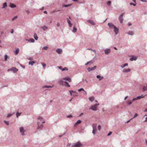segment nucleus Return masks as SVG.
<instances>
[{"mask_svg": "<svg viewBox=\"0 0 147 147\" xmlns=\"http://www.w3.org/2000/svg\"><path fill=\"white\" fill-rule=\"evenodd\" d=\"M96 130H95V129H93V130H92V133L94 135L95 134V132H96V131H95Z\"/></svg>", "mask_w": 147, "mask_h": 147, "instance_id": "8fccbe9b", "label": "nucleus"}, {"mask_svg": "<svg viewBox=\"0 0 147 147\" xmlns=\"http://www.w3.org/2000/svg\"><path fill=\"white\" fill-rule=\"evenodd\" d=\"M99 105V104H96L94 105L93 106L91 107L90 109V110H92L94 111H96V109L98 106Z\"/></svg>", "mask_w": 147, "mask_h": 147, "instance_id": "f257e3e1", "label": "nucleus"}, {"mask_svg": "<svg viewBox=\"0 0 147 147\" xmlns=\"http://www.w3.org/2000/svg\"><path fill=\"white\" fill-rule=\"evenodd\" d=\"M58 67L60 69H61L62 70V69H63V67L62 66H58Z\"/></svg>", "mask_w": 147, "mask_h": 147, "instance_id": "864d4df0", "label": "nucleus"}, {"mask_svg": "<svg viewBox=\"0 0 147 147\" xmlns=\"http://www.w3.org/2000/svg\"><path fill=\"white\" fill-rule=\"evenodd\" d=\"M140 1H141L142 2H146V0H140Z\"/></svg>", "mask_w": 147, "mask_h": 147, "instance_id": "e2e57ef3", "label": "nucleus"}, {"mask_svg": "<svg viewBox=\"0 0 147 147\" xmlns=\"http://www.w3.org/2000/svg\"><path fill=\"white\" fill-rule=\"evenodd\" d=\"M26 40L28 41V42H30L32 43L34 42L35 41L34 40L33 38H30L29 40L26 39Z\"/></svg>", "mask_w": 147, "mask_h": 147, "instance_id": "dca6fc26", "label": "nucleus"}, {"mask_svg": "<svg viewBox=\"0 0 147 147\" xmlns=\"http://www.w3.org/2000/svg\"><path fill=\"white\" fill-rule=\"evenodd\" d=\"M97 125L96 124H94L92 125V127L93 129L96 130Z\"/></svg>", "mask_w": 147, "mask_h": 147, "instance_id": "412c9836", "label": "nucleus"}, {"mask_svg": "<svg viewBox=\"0 0 147 147\" xmlns=\"http://www.w3.org/2000/svg\"><path fill=\"white\" fill-rule=\"evenodd\" d=\"M82 145V144L80 142H78L75 144L72 145L71 147H80Z\"/></svg>", "mask_w": 147, "mask_h": 147, "instance_id": "f03ea898", "label": "nucleus"}, {"mask_svg": "<svg viewBox=\"0 0 147 147\" xmlns=\"http://www.w3.org/2000/svg\"><path fill=\"white\" fill-rule=\"evenodd\" d=\"M96 78L99 79V80L100 81L102 80L103 78V77L100 76V75H98L96 76Z\"/></svg>", "mask_w": 147, "mask_h": 147, "instance_id": "2eb2a0df", "label": "nucleus"}, {"mask_svg": "<svg viewBox=\"0 0 147 147\" xmlns=\"http://www.w3.org/2000/svg\"><path fill=\"white\" fill-rule=\"evenodd\" d=\"M146 118H145V121H144L145 122H147V115H144V117H146Z\"/></svg>", "mask_w": 147, "mask_h": 147, "instance_id": "4d7b16f0", "label": "nucleus"}, {"mask_svg": "<svg viewBox=\"0 0 147 147\" xmlns=\"http://www.w3.org/2000/svg\"><path fill=\"white\" fill-rule=\"evenodd\" d=\"M96 67V66H95L94 67L91 68L88 67L87 68V70L88 72H90V71L94 70Z\"/></svg>", "mask_w": 147, "mask_h": 147, "instance_id": "423d86ee", "label": "nucleus"}, {"mask_svg": "<svg viewBox=\"0 0 147 147\" xmlns=\"http://www.w3.org/2000/svg\"><path fill=\"white\" fill-rule=\"evenodd\" d=\"M137 58L136 57L133 56L131 58H130V60L131 61H136L137 60Z\"/></svg>", "mask_w": 147, "mask_h": 147, "instance_id": "4468645a", "label": "nucleus"}, {"mask_svg": "<svg viewBox=\"0 0 147 147\" xmlns=\"http://www.w3.org/2000/svg\"><path fill=\"white\" fill-rule=\"evenodd\" d=\"M20 66H21L22 67L23 69H24V68H25V66H24L22 65H21V64H20Z\"/></svg>", "mask_w": 147, "mask_h": 147, "instance_id": "774afa93", "label": "nucleus"}, {"mask_svg": "<svg viewBox=\"0 0 147 147\" xmlns=\"http://www.w3.org/2000/svg\"><path fill=\"white\" fill-rule=\"evenodd\" d=\"M128 65V64L127 63H126L125 64H124L123 65H121L120 67L122 68H124V67H125V66H127Z\"/></svg>", "mask_w": 147, "mask_h": 147, "instance_id": "c85d7f7f", "label": "nucleus"}, {"mask_svg": "<svg viewBox=\"0 0 147 147\" xmlns=\"http://www.w3.org/2000/svg\"><path fill=\"white\" fill-rule=\"evenodd\" d=\"M64 83H65V84H64V85L65 86L66 85H67L68 87H70V85L68 84V83L67 82L65 81L64 82Z\"/></svg>", "mask_w": 147, "mask_h": 147, "instance_id": "473e14b6", "label": "nucleus"}, {"mask_svg": "<svg viewBox=\"0 0 147 147\" xmlns=\"http://www.w3.org/2000/svg\"><path fill=\"white\" fill-rule=\"evenodd\" d=\"M131 69L129 68H128L127 69H123L122 70V72L123 73H126L127 72H129L130 71Z\"/></svg>", "mask_w": 147, "mask_h": 147, "instance_id": "9b49d317", "label": "nucleus"}, {"mask_svg": "<svg viewBox=\"0 0 147 147\" xmlns=\"http://www.w3.org/2000/svg\"><path fill=\"white\" fill-rule=\"evenodd\" d=\"M5 57V61H7V59H9V57L7 55H6L4 56Z\"/></svg>", "mask_w": 147, "mask_h": 147, "instance_id": "7c9ffc66", "label": "nucleus"}, {"mask_svg": "<svg viewBox=\"0 0 147 147\" xmlns=\"http://www.w3.org/2000/svg\"><path fill=\"white\" fill-rule=\"evenodd\" d=\"M12 115V114H10V113L8 114L7 116V117H11V116Z\"/></svg>", "mask_w": 147, "mask_h": 147, "instance_id": "c03bdc74", "label": "nucleus"}, {"mask_svg": "<svg viewBox=\"0 0 147 147\" xmlns=\"http://www.w3.org/2000/svg\"><path fill=\"white\" fill-rule=\"evenodd\" d=\"M124 14V13H122L119 16V20L120 22L121 23H122L123 19V16Z\"/></svg>", "mask_w": 147, "mask_h": 147, "instance_id": "7ed1b4c3", "label": "nucleus"}, {"mask_svg": "<svg viewBox=\"0 0 147 147\" xmlns=\"http://www.w3.org/2000/svg\"><path fill=\"white\" fill-rule=\"evenodd\" d=\"M81 122V121L80 120H78L74 124V126H76L78 124L80 123Z\"/></svg>", "mask_w": 147, "mask_h": 147, "instance_id": "f3484780", "label": "nucleus"}, {"mask_svg": "<svg viewBox=\"0 0 147 147\" xmlns=\"http://www.w3.org/2000/svg\"><path fill=\"white\" fill-rule=\"evenodd\" d=\"M108 25L109 28H114L115 26L112 23H109L108 24Z\"/></svg>", "mask_w": 147, "mask_h": 147, "instance_id": "9d476101", "label": "nucleus"}, {"mask_svg": "<svg viewBox=\"0 0 147 147\" xmlns=\"http://www.w3.org/2000/svg\"><path fill=\"white\" fill-rule=\"evenodd\" d=\"M77 29L76 28V27L74 26V27L73 30L72 31L73 32H77Z\"/></svg>", "mask_w": 147, "mask_h": 147, "instance_id": "c756f323", "label": "nucleus"}, {"mask_svg": "<svg viewBox=\"0 0 147 147\" xmlns=\"http://www.w3.org/2000/svg\"><path fill=\"white\" fill-rule=\"evenodd\" d=\"M25 11L28 14H29L30 13V11L28 10H26Z\"/></svg>", "mask_w": 147, "mask_h": 147, "instance_id": "bf43d9fd", "label": "nucleus"}, {"mask_svg": "<svg viewBox=\"0 0 147 147\" xmlns=\"http://www.w3.org/2000/svg\"><path fill=\"white\" fill-rule=\"evenodd\" d=\"M112 133V132L111 131H110L107 134V136H110Z\"/></svg>", "mask_w": 147, "mask_h": 147, "instance_id": "5fc2aeb1", "label": "nucleus"}, {"mask_svg": "<svg viewBox=\"0 0 147 147\" xmlns=\"http://www.w3.org/2000/svg\"><path fill=\"white\" fill-rule=\"evenodd\" d=\"M53 87V86H47V85H45L43 86V88H52Z\"/></svg>", "mask_w": 147, "mask_h": 147, "instance_id": "a878e982", "label": "nucleus"}, {"mask_svg": "<svg viewBox=\"0 0 147 147\" xmlns=\"http://www.w3.org/2000/svg\"><path fill=\"white\" fill-rule=\"evenodd\" d=\"M41 64H42V65L43 67H45L46 66V65L45 64L43 63H41Z\"/></svg>", "mask_w": 147, "mask_h": 147, "instance_id": "09e8293b", "label": "nucleus"}, {"mask_svg": "<svg viewBox=\"0 0 147 147\" xmlns=\"http://www.w3.org/2000/svg\"><path fill=\"white\" fill-rule=\"evenodd\" d=\"M11 34H12L13 33V29H12L11 32Z\"/></svg>", "mask_w": 147, "mask_h": 147, "instance_id": "69168bd1", "label": "nucleus"}, {"mask_svg": "<svg viewBox=\"0 0 147 147\" xmlns=\"http://www.w3.org/2000/svg\"><path fill=\"white\" fill-rule=\"evenodd\" d=\"M34 37L36 40H37L38 38V37L37 35V34L36 33L34 34Z\"/></svg>", "mask_w": 147, "mask_h": 147, "instance_id": "393cba45", "label": "nucleus"}, {"mask_svg": "<svg viewBox=\"0 0 147 147\" xmlns=\"http://www.w3.org/2000/svg\"><path fill=\"white\" fill-rule=\"evenodd\" d=\"M42 28L44 30H45L47 28V27L45 25H44L42 27Z\"/></svg>", "mask_w": 147, "mask_h": 147, "instance_id": "72a5a7b5", "label": "nucleus"}, {"mask_svg": "<svg viewBox=\"0 0 147 147\" xmlns=\"http://www.w3.org/2000/svg\"><path fill=\"white\" fill-rule=\"evenodd\" d=\"M136 98L137 100L140 99L141 98L140 96H138Z\"/></svg>", "mask_w": 147, "mask_h": 147, "instance_id": "13d9d810", "label": "nucleus"}, {"mask_svg": "<svg viewBox=\"0 0 147 147\" xmlns=\"http://www.w3.org/2000/svg\"><path fill=\"white\" fill-rule=\"evenodd\" d=\"M127 34L130 35H132L134 34V32L133 31H129L127 33Z\"/></svg>", "mask_w": 147, "mask_h": 147, "instance_id": "a211bd4d", "label": "nucleus"}, {"mask_svg": "<svg viewBox=\"0 0 147 147\" xmlns=\"http://www.w3.org/2000/svg\"><path fill=\"white\" fill-rule=\"evenodd\" d=\"M10 7L11 8H13L15 7H16V5L13 3H10Z\"/></svg>", "mask_w": 147, "mask_h": 147, "instance_id": "4be33fe9", "label": "nucleus"}, {"mask_svg": "<svg viewBox=\"0 0 147 147\" xmlns=\"http://www.w3.org/2000/svg\"><path fill=\"white\" fill-rule=\"evenodd\" d=\"M48 48V47L47 46L44 47H43L42 49L45 50H47Z\"/></svg>", "mask_w": 147, "mask_h": 147, "instance_id": "58836bf2", "label": "nucleus"}, {"mask_svg": "<svg viewBox=\"0 0 147 147\" xmlns=\"http://www.w3.org/2000/svg\"><path fill=\"white\" fill-rule=\"evenodd\" d=\"M94 63V62L92 60H91V61H89L88 62L86 63L85 64V65H88V64H89V63Z\"/></svg>", "mask_w": 147, "mask_h": 147, "instance_id": "2f4dec72", "label": "nucleus"}, {"mask_svg": "<svg viewBox=\"0 0 147 147\" xmlns=\"http://www.w3.org/2000/svg\"><path fill=\"white\" fill-rule=\"evenodd\" d=\"M98 129L99 131H100L101 129V125H99L98 126Z\"/></svg>", "mask_w": 147, "mask_h": 147, "instance_id": "37998d69", "label": "nucleus"}, {"mask_svg": "<svg viewBox=\"0 0 147 147\" xmlns=\"http://www.w3.org/2000/svg\"><path fill=\"white\" fill-rule=\"evenodd\" d=\"M78 91L79 92H80L81 91H84V90L83 88H81L79 89L78 90Z\"/></svg>", "mask_w": 147, "mask_h": 147, "instance_id": "4c0bfd02", "label": "nucleus"}, {"mask_svg": "<svg viewBox=\"0 0 147 147\" xmlns=\"http://www.w3.org/2000/svg\"><path fill=\"white\" fill-rule=\"evenodd\" d=\"M21 113H19V112H17L16 113V117H18L20 116V114H21Z\"/></svg>", "mask_w": 147, "mask_h": 147, "instance_id": "f704fd0d", "label": "nucleus"}, {"mask_svg": "<svg viewBox=\"0 0 147 147\" xmlns=\"http://www.w3.org/2000/svg\"><path fill=\"white\" fill-rule=\"evenodd\" d=\"M138 115L137 113H136L135 114L134 116V117H133V118H132V119H134L136 117H137Z\"/></svg>", "mask_w": 147, "mask_h": 147, "instance_id": "ea45409f", "label": "nucleus"}, {"mask_svg": "<svg viewBox=\"0 0 147 147\" xmlns=\"http://www.w3.org/2000/svg\"><path fill=\"white\" fill-rule=\"evenodd\" d=\"M68 70V69L67 67H64L62 69V71H64L65 70L67 71Z\"/></svg>", "mask_w": 147, "mask_h": 147, "instance_id": "e433bc0d", "label": "nucleus"}, {"mask_svg": "<svg viewBox=\"0 0 147 147\" xmlns=\"http://www.w3.org/2000/svg\"><path fill=\"white\" fill-rule=\"evenodd\" d=\"M67 22H68V24H70V23H71L70 21L69 20V19L68 18H67Z\"/></svg>", "mask_w": 147, "mask_h": 147, "instance_id": "603ef678", "label": "nucleus"}, {"mask_svg": "<svg viewBox=\"0 0 147 147\" xmlns=\"http://www.w3.org/2000/svg\"><path fill=\"white\" fill-rule=\"evenodd\" d=\"M20 131L22 136L25 135L24 134V130L23 127H21L20 128Z\"/></svg>", "mask_w": 147, "mask_h": 147, "instance_id": "20e7f679", "label": "nucleus"}, {"mask_svg": "<svg viewBox=\"0 0 147 147\" xmlns=\"http://www.w3.org/2000/svg\"><path fill=\"white\" fill-rule=\"evenodd\" d=\"M111 1H109L107 3V5L109 6V5H110L111 4Z\"/></svg>", "mask_w": 147, "mask_h": 147, "instance_id": "79ce46f5", "label": "nucleus"}, {"mask_svg": "<svg viewBox=\"0 0 147 147\" xmlns=\"http://www.w3.org/2000/svg\"><path fill=\"white\" fill-rule=\"evenodd\" d=\"M114 28V31L115 33V34L117 35V34L119 32V29L118 28L116 27V26H115Z\"/></svg>", "mask_w": 147, "mask_h": 147, "instance_id": "6e6552de", "label": "nucleus"}, {"mask_svg": "<svg viewBox=\"0 0 147 147\" xmlns=\"http://www.w3.org/2000/svg\"><path fill=\"white\" fill-rule=\"evenodd\" d=\"M137 98L136 97V98H133L132 100V101H134V100H137Z\"/></svg>", "mask_w": 147, "mask_h": 147, "instance_id": "680f3d73", "label": "nucleus"}, {"mask_svg": "<svg viewBox=\"0 0 147 147\" xmlns=\"http://www.w3.org/2000/svg\"><path fill=\"white\" fill-rule=\"evenodd\" d=\"M142 89L143 91H147V85L146 86H143L142 87Z\"/></svg>", "mask_w": 147, "mask_h": 147, "instance_id": "6ab92c4d", "label": "nucleus"}, {"mask_svg": "<svg viewBox=\"0 0 147 147\" xmlns=\"http://www.w3.org/2000/svg\"><path fill=\"white\" fill-rule=\"evenodd\" d=\"M127 105H130L131 104L132 102L131 101H128L127 103Z\"/></svg>", "mask_w": 147, "mask_h": 147, "instance_id": "a19ab883", "label": "nucleus"}, {"mask_svg": "<svg viewBox=\"0 0 147 147\" xmlns=\"http://www.w3.org/2000/svg\"><path fill=\"white\" fill-rule=\"evenodd\" d=\"M130 5H133L134 6H135L136 5V3H130Z\"/></svg>", "mask_w": 147, "mask_h": 147, "instance_id": "6e6d98bb", "label": "nucleus"}, {"mask_svg": "<svg viewBox=\"0 0 147 147\" xmlns=\"http://www.w3.org/2000/svg\"><path fill=\"white\" fill-rule=\"evenodd\" d=\"M72 116L71 115H69L67 116V117L69 118L72 117Z\"/></svg>", "mask_w": 147, "mask_h": 147, "instance_id": "338daca9", "label": "nucleus"}, {"mask_svg": "<svg viewBox=\"0 0 147 147\" xmlns=\"http://www.w3.org/2000/svg\"><path fill=\"white\" fill-rule=\"evenodd\" d=\"M7 6V3L6 2L4 3L3 4V6L2 7L3 9L5 8Z\"/></svg>", "mask_w": 147, "mask_h": 147, "instance_id": "bb28decb", "label": "nucleus"}, {"mask_svg": "<svg viewBox=\"0 0 147 147\" xmlns=\"http://www.w3.org/2000/svg\"><path fill=\"white\" fill-rule=\"evenodd\" d=\"M18 70V69H16L15 67H12L10 69H8L7 70L8 71H12L14 72H16Z\"/></svg>", "mask_w": 147, "mask_h": 147, "instance_id": "39448f33", "label": "nucleus"}, {"mask_svg": "<svg viewBox=\"0 0 147 147\" xmlns=\"http://www.w3.org/2000/svg\"><path fill=\"white\" fill-rule=\"evenodd\" d=\"M17 18V16H15L14 17H13L12 19V20L13 21L14 20H15Z\"/></svg>", "mask_w": 147, "mask_h": 147, "instance_id": "a18cd8bd", "label": "nucleus"}, {"mask_svg": "<svg viewBox=\"0 0 147 147\" xmlns=\"http://www.w3.org/2000/svg\"><path fill=\"white\" fill-rule=\"evenodd\" d=\"M128 26H131L132 25V24L130 23V22H129L128 23Z\"/></svg>", "mask_w": 147, "mask_h": 147, "instance_id": "0e129e2a", "label": "nucleus"}, {"mask_svg": "<svg viewBox=\"0 0 147 147\" xmlns=\"http://www.w3.org/2000/svg\"><path fill=\"white\" fill-rule=\"evenodd\" d=\"M56 51L58 54H60L62 53V50L61 49L58 48L56 50Z\"/></svg>", "mask_w": 147, "mask_h": 147, "instance_id": "1a4fd4ad", "label": "nucleus"}, {"mask_svg": "<svg viewBox=\"0 0 147 147\" xmlns=\"http://www.w3.org/2000/svg\"><path fill=\"white\" fill-rule=\"evenodd\" d=\"M87 22L89 23H90L92 25H94L95 24L94 22L92 20H87Z\"/></svg>", "mask_w": 147, "mask_h": 147, "instance_id": "f8f14e48", "label": "nucleus"}, {"mask_svg": "<svg viewBox=\"0 0 147 147\" xmlns=\"http://www.w3.org/2000/svg\"><path fill=\"white\" fill-rule=\"evenodd\" d=\"M56 25L58 27H59L60 26V23L59 22H57V23Z\"/></svg>", "mask_w": 147, "mask_h": 147, "instance_id": "de8ad7c7", "label": "nucleus"}, {"mask_svg": "<svg viewBox=\"0 0 147 147\" xmlns=\"http://www.w3.org/2000/svg\"><path fill=\"white\" fill-rule=\"evenodd\" d=\"M64 82L63 81V80H60V84H63V85H64L63 84V83Z\"/></svg>", "mask_w": 147, "mask_h": 147, "instance_id": "49530a36", "label": "nucleus"}, {"mask_svg": "<svg viewBox=\"0 0 147 147\" xmlns=\"http://www.w3.org/2000/svg\"><path fill=\"white\" fill-rule=\"evenodd\" d=\"M43 125L42 124H41L40 125V126L39 125L38 126V127L39 128H41L42 127H43Z\"/></svg>", "mask_w": 147, "mask_h": 147, "instance_id": "3c124183", "label": "nucleus"}, {"mask_svg": "<svg viewBox=\"0 0 147 147\" xmlns=\"http://www.w3.org/2000/svg\"><path fill=\"white\" fill-rule=\"evenodd\" d=\"M38 119L40 120H41L42 119V118L41 117L39 116L38 117Z\"/></svg>", "mask_w": 147, "mask_h": 147, "instance_id": "052dcab7", "label": "nucleus"}, {"mask_svg": "<svg viewBox=\"0 0 147 147\" xmlns=\"http://www.w3.org/2000/svg\"><path fill=\"white\" fill-rule=\"evenodd\" d=\"M63 80L67 81L69 82H71V79L69 78H67V77L64 78H63Z\"/></svg>", "mask_w": 147, "mask_h": 147, "instance_id": "ddd939ff", "label": "nucleus"}, {"mask_svg": "<svg viewBox=\"0 0 147 147\" xmlns=\"http://www.w3.org/2000/svg\"><path fill=\"white\" fill-rule=\"evenodd\" d=\"M105 53L106 54H108L111 52V50L110 49H107L104 50Z\"/></svg>", "mask_w": 147, "mask_h": 147, "instance_id": "0eeeda50", "label": "nucleus"}, {"mask_svg": "<svg viewBox=\"0 0 147 147\" xmlns=\"http://www.w3.org/2000/svg\"><path fill=\"white\" fill-rule=\"evenodd\" d=\"M71 5H72L71 4H68L67 5H62V7H69V6H71Z\"/></svg>", "mask_w": 147, "mask_h": 147, "instance_id": "b1692460", "label": "nucleus"}, {"mask_svg": "<svg viewBox=\"0 0 147 147\" xmlns=\"http://www.w3.org/2000/svg\"><path fill=\"white\" fill-rule=\"evenodd\" d=\"M35 63V62L34 61H30L29 62V64L31 65H33Z\"/></svg>", "mask_w": 147, "mask_h": 147, "instance_id": "5701e85b", "label": "nucleus"}, {"mask_svg": "<svg viewBox=\"0 0 147 147\" xmlns=\"http://www.w3.org/2000/svg\"><path fill=\"white\" fill-rule=\"evenodd\" d=\"M19 49L18 48H17L14 52V54L15 55H17L19 53Z\"/></svg>", "mask_w": 147, "mask_h": 147, "instance_id": "aec40b11", "label": "nucleus"}, {"mask_svg": "<svg viewBox=\"0 0 147 147\" xmlns=\"http://www.w3.org/2000/svg\"><path fill=\"white\" fill-rule=\"evenodd\" d=\"M88 99L91 102L93 101L94 100V98L93 97H90Z\"/></svg>", "mask_w": 147, "mask_h": 147, "instance_id": "cd10ccee", "label": "nucleus"}, {"mask_svg": "<svg viewBox=\"0 0 147 147\" xmlns=\"http://www.w3.org/2000/svg\"><path fill=\"white\" fill-rule=\"evenodd\" d=\"M4 122L7 125H9V122L8 121H4Z\"/></svg>", "mask_w": 147, "mask_h": 147, "instance_id": "c9c22d12", "label": "nucleus"}]
</instances>
